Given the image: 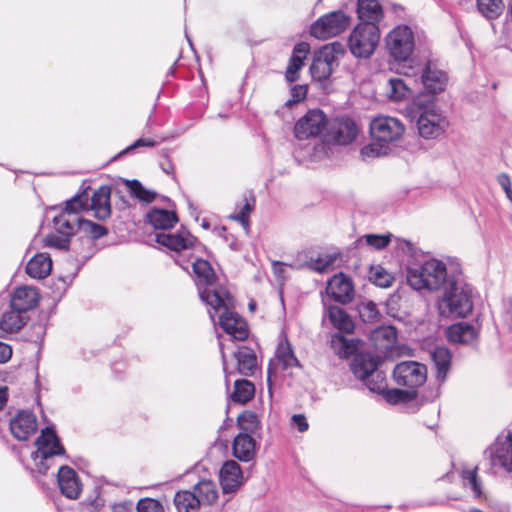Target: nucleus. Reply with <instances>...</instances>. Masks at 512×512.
Returning a JSON list of instances; mask_svg holds the SVG:
<instances>
[{
	"label": "nucleus",
	"instance_id": "47",
	"mask_svg": "<svg viewBox=\"0 0 512 512\" xmlns=\"http://www.w3.org/2000/svg\"><path fill=\"white\" fill-rule=\"evenodd\" d=\"M357 310L363 322L372 323L376 321L380 314L377 305L373 301H363L357 305Z\"/></svg>",
	"mask_w": 512,
	"mask_h": 512
},
{
	"label": "nucleus",
	"instance_id": "63",
	"mask_svg": "<svg viewBox=\"0 0 512 512\" xmlns=\"http://www.w3.org/2000/svg\"><path fill=\"white\" fill-rule=\"evenodd\" d=\"M221 356H222V363H223V371L225 373V382H226V386H228L229 385V377H230V375L234 374V372L229 371L225 353L222 348H221Z\"/></svg>",
	"mask_w": 512,
	"mask_h": 512
},
{
	"label": "nucleus",
	"instance_id": "13",
	"mask_svg": "<svg viewBox=\"0 0 512 512\" xmlns=\"http://www.w3.org/2000/svg\"><path fill=\"white\" fill-rule=\"evenodd\" d=\"M393 379L397 385L416 391L427 380V368L416 361H403L395 366Z\"/></svg>",
	"mask_w": 512,
	"mask_h": 512
},
{
	"label": "nucleus",
	"instance_id": "18",
	"mask_svg": "<svg viewBox=\"0 0 512 512\" xmlns=\"http://www.w3.org/2000/svg\"><path fill=\"white\" fill-rule=\"evenodd\" d=\"M40 300L38 290L32 286H19L9 295V305L23 314L37 307Z\"/></svg>",
	"mask_w": 512,
	"mask_h": 512
},
{
	"label": "nucleus",
	"instance_id": "36",
	"mask_svg": "<svg viewBox=\"0 0 512 512\" xmlns=\"http://www.w3.org/2000/svg\"><path fill=\"white\" fill-rule=\"evenodd\" d=\"M147 218L149 223L155 228L160 230H167L172 228L178 221L177 215L173 211L166 209H152Z\"/></svg>",
	"mask_w": 512,
	"mask_h": 512
},
{
	"label": "nucleus",
	"instance_id": "43",
	"mask_svg": "<svg viewBox=\"0 0 512 512\" xmlns=\"http://www.w3.org/2000/svg\"><path fill=\"white\" fill-rule=\"evenodd\" d=\"M381 393H383V396L385 400L393 405L399 404V403H407L412 400H414L417 396V391L415 390H402V389H388V390H381Z\"/></svg>",
	"mask_w": 512,
	"mask_h": 512
},
{
	"label": "nucleus",
	"instance_id": "5",
	"mask_svg": "<svg viewBox=\"0 0 512 512\" xmlns=\"http://www.w3.org/2000/svg\"><path fill=\"white\" fill-rule=\"evenodd\" d=\"M437 306L441 316L465 317L473 308L471 290L456 277L442 290Z\"/></svg>",
	"mask_w": 512,
	"mask_h": 512
},
{
	"label": "nucleus",
	"instance_id": "15",
	"mask_svg": "<svg viewBox=\"0 0 512 512\" xmlns=\"http://www.w3.org/2000/svg\"><path fill=\"white\" fill-rule=\"evenodd\" d=\"M326 115L320 109H311L295 123L294 135L298 140L319 136L327 128Z\"/></svg>",
	"mask_w": 512,
	"mask_h": 512
},
{
	"label": "nucleus",
	"instance_id": "12",
	"mask_svg": "<svg viewBox=\"0 0 512 512\" xmlns=\"http://www.w3.org/2000/svg\"><path fill=\"white\" fill-rule=\"evenodd\" d=\"M351 18L342 10L321 16L310 27L314 38L325 40L341 34L350 25Z\"/></svg>",
	"mask_w": 512,
	"mask_h": 512
},
{
	"label": "nucleus",
	"instance_id": "38",
	"mask_svg": "<svg viewBox=\"0 0 512 512\" xmlns=\"http://www.w3.org/2000/svg\"><path fill=\"white\" fill-rule=\"evenodd\" d=\"M193 492L197 494V498L202 506L212 505L218 498L216 484L210 480H202L198 482L194 486Z\"/></svg>",
	"mask_w": 512,
	"mask_h": 512
},
{
	"label": "nucleus",
	"instance_id": "21",
	"mask_svg": "<svg viewBox=\"0 0 512 512\" xmlns=\"http://www.w3.org/2000/svg\"><path fill=\"white\" fill-rule=\"evenodd\" d=\"M58 486L61 493L69 499H78L82 484L76 471L69 466H61L57 474Z\"/></svg>",
	"mask_w": 512,
	"mask_h": 512
},
{
	"label": "nucleus",
	"instance_id": "46",
	"mask_svg": "<svg viewBox=\"0 0 512 512\" xmlns=\"http://www.w3.org/2000/svg\"><path fill=\"white\" fill-rule=\"evenodd\" d=\"M335 260L336 256L332 254H318L316 257H310L306 262V266L313 271L323 273L332 267Z\"/></svg>",
	"mask_w": 512,
	"mask_h": 512
},
{
	"label": "nucleus",
	"instance_id": "14",
	"mask_svg": "<svg viewBox=\"0 0 512 512\" xmlns=\"http://www.w3.org/2000/svg\"><path fill=\"white\" fill-rule=\"evenodd\" d=\"M299 366V361L294 354L291 344L283 336V339L278 343L274 358L270 360L268 365L267 383L269 391H271L272 382L277 379L280 371H286Z\"/></svg>",
	"mask_w": 512,
	"mask_h": 512
},
{
	"label": "nucleus",
	"instance_id": "22",
	"mask_svg": "<svg viewBox=\"0 0 512 512\" xmlns=\"http://www.w3.org/2000/svg\"><path fill=\"white\" fill-rule=\"evenodd\" d=\"M421 81L428 93L437 94L444 90L448 77L435 63L429 61L422 71Z\"/></svg>",
	"mask_w": 512,
	"mask_h": 512
},
{
	"label": "nucleus",
	"instance_id": "50",
	"mask_svg": "<svg viewBox=\"0 0 512 512\" xmlns=\"http://www.w3.org/2000/svg\"><path fill=\"white\" fill-rule=\"evenodd\" d=\"M254 204V198H251L250 200L245 199V203L242 205L240 210L230 216L231 219L238 221L246 232H248L249 229V214L252 212Z\"/></svg>",
	"mask_w": 512,
	"mask_h": 512
},
{
	"label": "nucleus",
	"instance_id": "59",
	"mask_svg": "<svg viewBox=\"0 0 512 512\" xmlns=\"http://www.w3.org/2000/svg\"><path fill=\"white\" fill-rule=\"evenodd\" d=\"M155 145H156V141H154L152 139L140 138V139L136 140L133 144H131L129 147H127L125 150H123L120 153V155L125 154L126 152L136 149V148L154 147Z\"/></svg>",
	"mask_w": 512,
	"mask_h": 512
},
{
	"label": "nucleus",
	"instance_id": "61",
	"mask_svg": "<svg viewBox=\"0 0 512 512\" xmlns=\"http://www.w3.org/2000/svg\"><path fill=\"white\" fill-rule=\"evenodd\" d=\"M11 356V346L0 341V364L6 363L11 358Z\"/></svg>",
	"mask_w": 512,
	"mask_h": 512
},
{
	"label": "nucleus",
	"instance_id": "2",
	"mask_svg": "<svg viewBox=\"0 0 512 512\" xmlns=\"http://www.w3.org/2000/svg\"><path fill=\"white\" fill-rule=\"evenodd\" d=\"M405 132L403 123L390 116H379L370 123V135L372 143L365 145L360 150L363 160L386 156L391 151V144L401 139Z\"/></svg>",
	"mask_w": 512,
	"mask_h": 512
},
{
	"label": "nucleus",
	"instance_id": "44",
	"mask_svg": "<svg viewBox=\"0 0 512 512\" xmlns=\"http://www.w3.org/2000/svg\"><path fill=\"white\" fill-rule=\"evenodd\" d=\"M369 280L380 288H388L394 281V276L380 265L371 266Z\"/></svg>",
	"mask_w": 512,
	"mask_h": 512
},
{
	"label": "nucleus",
	"instance_id": "52",
	"mask_svg": "<svg viewBox=\"0 0 512 512\" xmlns=\"http://www.w3.org/2000/svg\"><path fill=\"white\" fill-rule=\"evenodd\" d=\"M70 240L71 239L66 236L50 233L44 238V245L59 250H67Z\"/></svg>",
	"mask_w": 512,
	"mask_h": 512
},
{
	"label": "nucleus",
	"instance_id": "57",
	"mask_svg": "<svg viewBox=\"0 0 512 512\" xmlns=\"http://www.w3.org/2000/svg\"><path fill=\"white\" fill-rule=\"evenodd\" d=\"M499 185L504 190L507 198L512 201V184L509 176L506 173H501L497 177Z\"/></svg>",
	"mask_w": 512,
	"mask_h": 512
},
{
	"label": "nucleus",
	"instance_id": "40",
	"mask_svg": "<svg viewBox=\"0 0 512 512\" xmlns=\"http://www.w3.org/2000/svg\"><path fill=\"white\" fill-rule=\"evenodd\" d=\"M412 91L409 85L400 77H392L387 83V96L390 100L398 102L409 98Z\"/></svg>",
	"mask_w": 512,
	"mask_h": 512
},
{
	"label": "nucleus",
	"instance_id": "25",
	"mask_svg": "<svg viewBox=\"0 0 512 512\" xmlns=\"http://www.w3.org/2000/svg\"><path fill=\"white\" fill-rule=\"evenodd\" d=\"M397 332L392 326H381L370 334V341L374 348L382 353H388L396 343Z\"/></svg>",
	"mask_w": 512,
	"mask_h": 512
},
{
	"label": "nucleus",
	"instance_id": "49",
	"mask_svg": "<svg viewBox=\"0 0 512 512\" xmlns=\"http://www.w3.org/2000/svg\"><path fill=\"white\" fill-rule=\"evenodd\" d=\"M477 467H474L473 469H464L462 471V479L463 483L466 487H470L473 491L475 497H480L482 494L481 490V482L478 479L477 476Z\"/></svg>",
	"mask_w": 512,
	"mask_h": 512
},
{
	"label": "nucleus",
	"instance_id": "54",
	"mask_svg": "<svg viewBox=\"0 0 512 512\" xmlns=\"http://www.w3.org/2000/svg\"><path fill=\"white\" fill-rule=\"evenodd\" d=\"M81 230L88 233L93 239H99L108 233V230L90 220H83Z\"/></svg>",
	"mask_w": 512,
	"mask_h": 512
},
{
	"label": "nucleus",
	"instance_id": "35",
	"mask_svg": "<svg viewBox=\"0 0 512 512\" xmlns=\"http://www.w3.org/2000/svg\"><path fill=\"white\" fill-rule=\"evenodd\" d=\"M452 355L449 349L445 347H436L431 352V360L436 371V378L439 382H444L451 367Z\"/></svg>",
	"mask_w": 512,
	"mask_h": 512
},
{
	"label": "nucleus",
	"instance_id": "30",
	"mask_svg": "<svg viewBox=\"0 0 512 512\" xmlns=\"http://www.w3.org/2000/svg\"><path fill=\"white\" fill-rule=\"evenodd\" d=\"M325 306L324 318H328L334 328L341 332L352 333L354 330V323L351 317L338 306Z\"/></svg>",
	"mask_w": 512,
	"mask_h": 512
},
{
	"label": "nucleus",
	"instance_id": "9",
	"mask_svg": "<svg viewBox=\"0 0 512 512\" xmlns=\"http://www.w3.org/2000/svg\"><path fill=\"white\" fill-rule=\"evenodd\" d=\"M344 53V46L339 42L327 44L316 51L310 66L313 79L320 82L328 79Z\"/></svg>",
	"mask_w": 512,
	"mask_h": 512
},
{
	"label": "nucleus",
	"instance_id": "34",
	"mask_svg": "<svg viewBox=\"0 0 512 512\" xmlns=\"http://www.w3.org/2000/svg\"><path fill=\"white\" fill-rule=\"evenodd\" d=\"M52 269V260L46 253H38L26 265V273L34 279L47 277Z\"/></svg>",
	"mask_w": 512,
	"mask_h": 512
},
{
	"label": "nucleus",
	"instance_id": "64",
	"mask_svg": "<svg viewBox=\"0 0 512 512\" xmlns=\"http://www.w3.org/2000/svg\"><path fill=\"white\" fill-rule=\"evenodd\" d=\"M7 387H0V410L4 407L8 400Z\"/></svg>",
	"mask_w": 512,
	"mask_h": 512
},
{
	"label": "nucleus",
	"instance_id": "48",
	"mask_svg": "<svg viewBox=\"0 0 512 512\" xmlns=\"http://www.w3.org/2000/svg\"><path fill=\"white\" fill-rule=\"evenodd\" d=\"M238 426L242 433L254 434L259 428L258 417L253 412H244L238 417Z\"/></svg>",
	"mask_w": 512,
	"mask_h": 512
},
{
	"label": "nucleus",
	"instance_id": "58",
	"mask_svg": "<svg viewBox=\"0 0 512 512\" xmlns=\"http://www.w3.org/2000/svg\"><path fill=\"white\" fill-rule=\"evenodd\" d=\"M292 425L297 428L301 433L305 432L309 428L306 417L303 414H294L291 418Z\"/></svg>",
	"mask_w": 512,
	"mask_h": 512
},
{
	"label": "nucleus",
	"instance_id": "53",
	"mask_svg": "<svg viewBox=\"0 0 512 512\" xmlns=\"http://www.w3.org/2000/svg\"><path fill=\"white\" fill-rule=\"evenodd\" d=\"M303 65L304 60L298 56H291L285 72L286 80L290 83L296 81L299 77V70L303 67Z\"/></svg>",
	"mask_w": 512,
	"mask_h": 512
},
{
	"label": "nucleus",
	"instance_id": "39",
	"mask_svg": "<svg viewBox=\"0 0 512 512\" xmlns=\"http://www.w3.org/2000/svg\"><path fill=\"white\" fill-rule=\"evenodd\" d=\"M331 346L340 358L346 359L357 354L358 340L348 339L342 335H334L331 340Z\"/></svg>",
	"mask_w": 512,
	"mask_h": 512
},
{
	"label": "nucleus",
	"instance_id": "6",
	"mask_svg": "<svg viewBox=\"0 0 512 512\" xmlns=\"http://www.w3.org/2000/svg\"><path fill=\"white\" fill-rule=\"evenodd\" d=\"M381 358L371 353H358L351 362V371L372 392L385 388V375L379 370Z\"/></svg>",
	"mask_w": 512,
	"mask_h": 512
},
{
	"label": "nucleus",
	"instance_id": "41",
	"mask_svg": "<svg viewBox=\"0 0 512 512\" xmlns=\"http://www.w3.org/2000/svg\"><path fill=\"white\" fill-rule=\"evenodd\" d=\"M255 394L254 384L247 379H238L234 382V390L231 394V400L235 403L246 404Z\"/></svg>",
	"mask_w": 512,
	"mask_h": 512
},
{
	"label": "nucleus",
	"instance_id": "11",
	"mask_svg": "<svg viewBox=\"0 0 512 512\" xmlns=\"http://www.w3.org/2000/svg\"><path fill=\"white\" fill-rule=\"evenodd\" d=\"M35 445L37 450L32 453L31 457L35 461L40 474H45L49 469L47 461L50 458L65 453L58 436L50 427L42 430L41 435L36 439Z\"/></svg>",
	"mask_w": 512,
	"mask_h": 512
},
{
	"label": "nucleus",
	"instance_id": "3",
	"mask_svg": "<svg viewBox=\"0 0 512 512\" xmlns=\"http://www.w3.org/2000/svg\"><path fill=\"white\" fill-rule=\"evenodd\" d=\"M406 278L414 290L438 291L443 290L456 276L447 271L444 262L429 259L417 267H409Z\"/></svg>",
	"mask_w": 512,
	"mask_h": 512
},
{
	"label": "nucleus",
	"instance_id": "10",
	"mask_svg": "<svg viewBox=\"0 0 512 512\" xmlns=\"http://www.w3.org/2000/svg\"><path fill=\"white\" fill-rule=\"evenodd\" d=\"M385 42L390 56L397 62H405L415 49V34L411 27L398 25L387 34Z\"/></svg>",
	"mask_w": 512,
	"mask_h": 512
},
{
	"label": "nucleus",
	"instance_id": "4",
	"mask_svg": "<svg viewBox=\"0 0 512 512\" xmlns=\"http://www.w3.org/2000/svg\"><path fill=\"white\" fill-rule=\"evenodd\" d=\"M418 133L425 139H436L447 129L449 122L437 106L435 97L423 95L413 103Z\"/></svg>",
	"mask_w": 512,
	"mask_h": 512
},
{
	"label": "nucleus",
	"instance_id": "24",
	"mask_svg": "<svg viewBox=\"0 0 512 512\" xmlns=\"http://www.w3.org/2000/svg\"><path fill=\"white\" fill-rule=\"evenodd\" d=\"M357 16L359 24H373L379 26L384 17L383 9L377 0H358Z\"/></svg>",
	"mask_w": 512,
	"mask_h": 512
},
{
	"label": "nucleus",
	"instance_id": "32",
	"mask_svg": "<svg viewBox=\"0 0 512 512\" xmlns=\"http://www.w3.org/2000/svg\"><path fill=\"white\" fill-rule=\"evenodd\" d=\"M110 194L111 190L108 186H101L91 197V209L100 220L108 218L111 214Z\"/></svg>",
	"mask_w": 512,
	"mask_h": 512
},
{
	"label": "nucleus",
	"instance_id": "33",
	"mask_svg": "<svg viewBox=\"0 0 512 512\" xmlns=\"http://www.w3.org/2000/svg\"><path fill=\"white\" fill-rule=\"evenodd\" d=\"M237 372L243 376H252L257 369V356L253 349L241 346L234 353Z\"/></svg>",
	"mask_w": 512,
	"mask_h": 512
},
{
	"label": "nucleus",
	"instance_id": "17",
	"mask_svg": "<svg viewBox=\"0 0 512 512\" xmlns=\"http://www.w3.org/2000/svg\"><path fill=\"white\" fill-rule=\"evenodd\" d=\"M485 455H488L491 465L499 464L508 472H512V432H508L505 440L499 436L494 444L485 450Z\"/></svg>",
	"mask_w": 512,
	"mask_h": 512
},
{
	"label": "nucleus",
	"instance_id": "8",
	"mask_svg": "<svg viewBox=\"0 0 512 512\" xmlns=\"http://www.w3.org/2000/svg\"><path fill=\"white\" fill-rule=\"evenodd\" d=\"M380 40L379 26L373 24H358L351 32L348 46L357 58H369Z\"/></svg>",
	"mask_w": 512,
	"mask_h": 512
},
{
	"label": "nucleus",
	"instance_id": "28",
	"mask_svg": "<svg viewBox=\"0 0 512 512\" xmlns=\"http://www.w3.org/2000/svg\"><path fill=\"white\" fill-rule=\"evenodd\" d=\"M157 243L174 251L185 250L193 246L195 238L188 232H178L175 234L159 233L156 235Z\"/></svg>",
	"mask_w": 512,
	"mask_h": 512
},
{
	"label": "nucleus",
	"instance_id": "62",
	"mask_svg": "<svg viewBox=\"0 0 512 512\" xmlns=\"http://www.w3.org/2000/svg\"><path fill=\"white\" fill-rule=\"evenodd\" d=\"M272 271L278 279H284L285 264L280 261H273Z\"/></svg>",
	"mask_w": 512,
	"mask_h": 512
},
{
	"label": "nucleus",
	"instance_id": "27",
	"mask_svg": "<svg viewBox=\"0 0 512 512\" xmlns=\"http://www.w3.org/2000/svg\"><path fill=\"white\" fill-rule=\"evenodd\" d=\"M28 321V315L23 314L17 309L8 308L3 312L0 318V330L2 334H12L20 331Z\"/></svg>",
	"mask_w": 512,
	"mask_h": 512
},
{
	"label": "nucleus",
	"instance_id": "56",
	"mask_svg": "<svg viewBox=\"0 0 512 512\" xmlns=\"http://www.w3.org/2000/svg\"><path fill=\"white\" fill-rule=\"evenodd\" d=\"M137 512H165L162 504L151 498L139 500L137 504Z\"/></svg>",
	"mask_w": 512,
	"mask_h": 512
},
{
	"label": "nucleus",
	"instance_id": "1",
	"mask_svg": "<svg viewBox=\"0 0 512 512\" xmlns=\"http://www.w3.org/2000/svg\"><path fill=\"white\" fill-rule=\"evenodd\" d=\"M201 300L208 305L209 316L215 323V317L219 318L220 327L233 339L243 341L248 337L246 321L233 311L234 298L226 291H210L200 289Z\"/></svg>",
	"mask_w": 512,
	"mask_h": 512
},
{
	"label": "nucleus",
	"instance_id": "37",
	"mask_svg": "<svg viewBox=\"0 0 512 512\" xmlns=\"http://www.w3.org/2000/svg\"><path fill=\"white\" fill-rule=\"evenodd\" d=\"M174 505L178 512H199L202 506L193 491H178L174 496Z\"/></svg>",
	"mask_w": 512,
	"mask_h": 512
},
{
	"label": "nucleus",
	"instance_id": "19",
	"mask_svg": "<svg viewBox=\"0 0 512 512\" xmlns=\"http://www.w3.org/2000/svg\"><path fill=\"white\" fill-rule=\"evenodd\" d=\"M326 292L334 301L347 304L354 297L353 283L343 273L336 274L328 281Z\"/></svg>",
	"mask_w": 512,
	"mask_h": 512
},
{
	"label": "nucleus",
	"instance_id": "16",
	"mask_svg": "<svg viewBox=\"0 0 512 512\" xmlns=\"http://www.w3.org/2000/svg\"><path fill=\"white\" fill-rule=\"evenodd\" d=\"M326 137L338 145H348L352 143L359 132L355 121L349 117H338L328 122Z\"/></svg>",
	"mask_w": 512,
	"mask_h": 512
},
{
	"label": "nucleus",
	"instance_id": "60",
	"mask_svg": "<svg viewBox=\"0 0 512 512\" xmlns=\"http://www.w3.org/2000/svg\"><path fill=\"white\" fill-rule=\"evenodd\" d=\"M310 51V46L306 42H300L295 45L292 56H298L302 60H305Z\"/></svg>",
	"mask_w": 512,
	"mask_h": 512
},
{
	"label": "nucleus",
	"instance_id": "31",
	"mask_svg": "<svg viewBox=\"0 0 512 512\" xmlns=\"http://www.w3.org/2000/svg\"><path fill=\"white\" fill-rule=\"evenodd\" d=\"M478 336L477 328L470 323L460 322L451 325L447 330L449 341L454 343L469 344Z\"/></svg>",
	"mask_w": 512,
	"mask_h": 512
},
{
	"label": "nucleus",
	"instance_id": "7",
	"mask_svg": "<svg viewBox=\"0 0 512 512\" xmlns=\"http://www.w3.org/2000/svg\"><path fill=\"white\" fill-rule=\"evenodd\" d=\"M88 207L87 195H75L66 201L65 208L53 218L54 228L57 234L71 237L82 228V219L78 212Z\"/></svg>",
	"mask_w": 512,
	"mask_h": 512
},
{
	"label": "nucleus",
	"instance_id": "29",
	"mask_svg": "<svg viewBox=\"0 0 512 512\" xmlns=\"http://www.w3.org/2000/svg\"><path fill=\"white\" fill-rule=\"evenodd\" d=\"M256 442L252 435L239 433L233 441V454L243 462L251 461L255 456Z\"/></svg>",
	"mask_w": 512,
	"mask_h": 512
},
{
	"label": "nucleus",
	"instance_id": "26",
	"mask_svg": "<svg viewBox=\"0 0 512 512\" xmlns=\"http://www.w3.org/2000/svg\"><path fill=\"white\" fill-rule=\"evenodd\" d=\"M193 271L196 275L199 293L200 289H209L210 291H225L222 288H212L216 281V274L208 261L203 259H196L193 262Z\"/></svg>",
	"mask_w": 512,
	"mask_h": 512
},
{
	"label": "nucleus",
	"instance_id": "42",
	"mask_svg": "<svg viewBox=\"0 0 512 512\" xmlns=\"http://www.w3.org/2000/svg\"><path fill=\"white\" fill-rule=\"evenodd\" d=\"M477 9L487 20L497 19L504 11L503 0H476Z\"/></svg>",
	"mask_w": 512,
	"mask_h": 512
},
{
	"label": "nucleus",
	"instance_id": "23",
	"mask_svg": "<svg viewBox=\"0 0 512 512\" xmlns=\"http://www.w3.org/2000/svg\"><path fill=\"white\" fill-rule=\"evenodd\" d=\"M220 483L224 493L234 492L241 484L242 470L234 461H226L220 470Z\"/></svg>",
	"mask_w": 512,
	"mask_h": 512
},
{
	"label": "nucleus",
	"instance_id": "20",
	"mask_svg": "<svg viewBox=\"0 0 512 512\" xmlns=\"http://www.w3.org/2000/svg\"><path fill=\"white\" fill-rule=\"evenodd\" d=\"M37 430L36 416L29 411H20L10 420V431L20 441L28 440Z\"/></svg>",
	"mask_w": 512,
	"mask_h": 512
},
{
	"label": "nucleus",
	"instance_id": "45",
	"mask_svg": "<svg viewBox=\"0 0 512 512\" xmlns=\"http://www.w3.org/2000/svg\"><path fill=\"white\" fill-rule=\"evenodd\" d=\"M125 184L130 194L138 200L145 203H151L154 201L156 193L143 187L140 181L136 179L125 180Z\"/></svg>",
	"mask_w": 512,
	"mask_h": 512
},
{
	"label": "nucleus",
	"instance_id": "51",
	"mask_svg": "<svg viewBox=\"0 0 512 512\" xmlns=\"http://www.w3.org/2000/svg\"><path fill=\"white\" fill-rule=\"evenodd\" d=\"M391 233L386 234H367L363 236V239L367 243V245L375 248L376 250H381L387 247L392 238Z\"/></svg>",
	"mask_w": 512,
	"mask_h": 512
},
{
	"label": "nucleus",
	"instance_id": "55",
	"mask_svg": "<svg viewBox=\"0 0 512 512\" xmlns=\"http://www.w3.org/2000/svg\"><path fill=\"white\" fill-rule=\"evenodd\" d=\"M307 95L306 85H294L290 89V98L285 102L286 107H292L294 104L303 101Z\"/></svg>",
	"mask_w": 512,
	"mask_h": 512
}]
</instances>
